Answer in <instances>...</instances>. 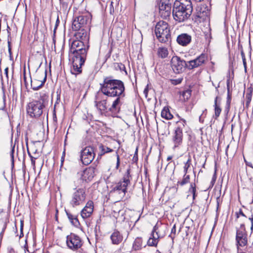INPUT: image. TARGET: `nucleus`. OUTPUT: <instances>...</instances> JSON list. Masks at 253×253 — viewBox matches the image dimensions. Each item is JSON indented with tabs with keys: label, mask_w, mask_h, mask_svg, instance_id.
I'll return each mask as SVG.
<instances>
[{
	"label": "nucleus",
	"mask_w": 253,
	"mask_h": 253,
	"mask_svg": "<svg viewBox=\"0 0 253 253\" xmlns=\"http://www.w3.org/2000/svg\"><path fill=\"white\" fill-rule=\"evenodd\" d=\"M100 91L108 97H116L109 110L112 113H118L122 105L121 100L125 96V86L121 80L114 79L112 76L106 77L100 84Z\"/></svg>",
	"instance_id": "f257e3e1"
},
{
	"label": "nucleus",
	"mask_w": 253,
	"mask_h": 253,
	"mask_svg": "<svg viewBox=\"0 0 253 253\" xmlns=\"http://www.w3.org/2000/svg\"><path fill=\"white\" fill-rule=\"evenodd\" d=\"M81 40L74 41L71 47V52L74 54L73 61V68L71 73L77 75L82 73V66L86 60L87 51L89 47L88 44Z\"/></svg>",
	"instance_id": "f03ea898"
},
{
	"label": "nucleus",
	"mask_w": 253,
	"mask_h": 253,
	"mask_svg": "<svg viewBox=\"0 0 253 253\" xmlns=\"http://www.w3.org/2000/svg\"><path fill=\"white\" fill-rule=\"evenodd\" d=\"M192 11L193 6L190 0H176L173 5V18L178 22H184L189 19Z\"/></svg>",
	"instance_id": "7ed1b4c3"
},
{
	"label": "nucleus",
	"mask_w": 253,
	"mask_h": 253,
	"mask_svg": "<svg viewBox=\"0 0 253 253\" xmlns=\"http://www.w3.org/2000/svg\"><path fill=\"white\" fill-rule=\"evenodd\" d=\"M155 33L159 41L166 43L171 41L170 27L165 21H160L156 25Z\"/></svg>",
	"instance_id": "20e7f679"
},
{
	"label": "nucleus",
	"mask_w": 253,
	"mask_h": 253,
	"mask_svg": "<svg viewBox=\"0 0 253 253\" xmlns=\"http://www.w3.org/2000/svg\"><path fill=\"white\" fill-rule=\"evenodd\" d=\"M91 17L90 13H83L81 15H78L77 13H75L72 19L73 30L79 31L82 28L88 26L91 23Z\"/></svg>",
	"instance_id": "39448f33"
},
{
	"label": "nucleus",
	"mask_w": 253,
	"mask_h": 253,
	"mask_svg": "<svg viewBox=\"0 0 253 253\" xmlns=\"http://www.w3.org/2000/svg\"><path fill=\"white\" fill-rule=\"evenodd\" d=\"M46 99L41 98L39 100H35L29 103L27 107L28 114L31 118H38L43 113V109L45 106Z\"/></svg>",
	"instance_id": "423d86ee"
},
{
	"label": "nucleus",
	"mask_w": 253,
	"mask_h": 253,
	"mask_svg": "<svg viewBox=\"0 0 253 253\" xmlns=\"http://www.w3.org/2000/svg\"><path fill=\"white\" fill-rule=\"evenodd\" d=\"M130 169H128L123 178V181L121 180L118 182L113 187L111 192L122 194V197H124L126 192L127 187L130 183Z\"/></svg>",
	"instance_id": "0eeeda50"
},
{
	"label": "nucleus",
	"mask_w": 253,
	"mask_h": 253,
	"mask_svg": "<svg viewBox=\"0 0 253 253\" xmlns=\"http://www.w3.org/2000/svg\"><path fill=\"white\" fill-rule=\"evenodd\" d=\"M248 235L244 224H241L240 227L236 230V246L237 251L240 250V247H244L248 244Z\"/></svg>",
	"instance_id": "6e6552de"
},
{
	"label": "nucleus",
	"mask_w": 253,
	"mask_h": 253,
	"mask_svg": "<svg viewBox=\"0 0 253 253\" xmlns=\"http://www.w3.org/2000/svg\"><path fill=\"white\" fill-rule=\"evenodd\" d=\"M46 80V71H36L34 78L31 79V87L34 90H38L44 84Z\"/></svg>",
	"instance_id": "1a4fd4ad"
},
{
	"label": "nucleus",
	"mask_w": 253,
	"mask_h": 253,
	"mask_svg": "<svg viewBox=\"0 0 253 253\" xmlns=\"http://www.w3.org/2000/svg\"><path fill=\"white\" fill-rule=\"evenodd\" d=\"M85 198V190L84 188H79L73 193L70 203L73 207H76L83 204Z\"/></svg>",
	"instance_id": "9d476101"
},
{
	"label": "nucleus",
	"mask_w": 253,
	"mask_h": 253,
	"mask_svg": "<svg viewBox=\"0 0 253 253\" xmlns=\"http://www.w3.org/2000/svg\"><path fill=\"white\" fill-rule=\"evenodd\" d=\"M95 154L92 147L87 146L81 151L80 160L84 165H88L93 160Z\"/></svg>",
	"instance_id": "9b49d317"
},
{
	"label": "nucleus",
	"mask_w": 253,
	"mask_h": 253,
	"mask_svg": "<svg viewBox=\"0 0 253 253\" xmlns=\"http://www.w3.org/2000/svg\"><path fill=\"white\" fill-rule=\"evenodd\" d=\"M171 66L173 72L176 74L182 73L187 68L188 62L177 56L171 59Z\"/></svg>",
	"instance_id": "f8f14e48"
},
{
	"label": "nucleus",
	"mask_w": 253,
	"mask_h": 253,
	"mask_svg": "<svg viewBox=\"0 0 253 253\" xmlns=\"http://www.w3.org/2000/svg\"><path fill=\"white\" fill-rule=\"evenodd\" d=\"M66 244L70 249L76 251L82 246L83 242L78 235L71 233L66 237Z\"/></svg>",
	"instance_id": "ddd939ff"
},
{
	"label": "nucleus",
	"mask_w": 253,
	"mask_h": 253,
	"mask_svg": "<svg viewBox=\"0 0 253 253\" xmlns=\"http://www.w3.org/2000/svg\"><path fill=\"white\" fill-rule=\"evenodd\" d=\"M207 59V56L205 54H201L194 60L188 62L187 69L192 70L198 68L205 64Z\"/></svg>",
	"instance_id": "4468645a"
},
{
	"label": "nucleus",
	"mask_w": 253,
	"mask_h": 253,
	"mask_svg": "<svg viewBox=\"0 0 253 253\" xmlns=\"http://www.w3.org/2000/svg\"><path fill=\"white\" fill-rule=\"evenodd\" d=\"M94 208L93 202L92 201H88L84 208L82 210L81 215L82 217L85 219L91 216Z\"/></svg>",
	"instance_id": "2eb2a0df"
},
{
	"label": "nucleus",
	"mask_w": 253,
	"mask_h": 253,
	"mask_svg": "<svg viewBox=\"0 0 253 253\" xmlns=\"http://www.w3.org/2000/svg\"><path fill=\"white\" fill-rule=\"evenodd\" d=\"M95 168L93 167L86 168L82 174L83 179L86 181L91 180L95 175Z\"/></svg>",
	"instance_id": "dca6fc26"
},
{
	"label": "nucleus",
	"mask_w": 253,
	"mask_h": 253,
	"mask_svg": "<svg viewBox=\"0 0 253 253\" xmlns=\"http://www.w3.org/2000/svg\"><path fill=\"white\" fill-rule=\"evenodd\" d=\"M158 227L156 226H155L153 227V229L151 235V237L149 239L147 242V245L149 246H156L158 241L159 236L158 235Z\"/></svg>",
	"instance_id": "f3484780"
},
{
	"label": "nucleus",
	"mask_w": 253,
	"mask_h": 253,
	"mask_svg": "<svg viewBox=\"0 0 253 253\" xmlns=\"http://www.w3.org/2000/svg\"><path fill=\"white\" fill-rule=\"evenodd\" d=\"M176 41L179 45L186 46L191 42V36L187 34L183 33L177 36Z\"/></svg>",
	"instance_id": "a211bd4d"
},
{
	"label": "nucleus",
	"mask_w": 253,
	"mask_h": 253,
	"mask_svg": "<svg viewBox=\"0 0 253 253\" xmlns=\"http://www.w3.org/2000/svg\"><path fill=\"white\" fill-rule=\"evenodd\" d=\"M183 140V132L180 131L174 130V132L172 135V140L174 144V148L177 147L180 145L182 143Z\"/></svg>",
	"instance_id": "6ab92c4d"
},
{
	"label": "nucleus",
	"mask_w": 253,
	"mask_h": 253,
	"mask_svg": "<svg viewBox=\"0 0 253 253\" xmlns=\"http://www.w3.org/2000/svg\"><path fill=\"white\" fill-rule=\"evenodd\" d=\"M95 105L100 111H110L109 110L110 107L107 105V97L105 98L103 97L100 100L95 101Z\"/></svg>",
	"instance_id": "aec40b11"
},
{
	"label": "nucleus",
	"mask_w": 253,
	"mask_h": 253,
	"mask_svg": "<svg viewBox=\"0 0 253 253\" xmlns=\"http://www.w3.org/2000/svg\"><path fill=\"white\" fill-rule=\"evenodd\" d=\"M75 36L78 40H81L85 42L86 44H88L89 40V36L86 31L84 30V28H83L80 32H77L75 34Z\"/></svg>",
	"instance_id": "412c9836"
},
{
	"label": "nucleus",
	"mask_w": 253,
	"mask_h": 253,
	"mask_svg": "<svg viewBox=\"0 0 253 253\" xmlns=\"http://www.w3.org/2000/svg\"><path fill=\"white\" fill-rule=\"evenodd\" d=\"M111 239L113 244L118 245L123 240V236L118 231H115L111 236Z\"/></svg>",
	"instance_id": "4be33fe9"
},
{
	"label": "nucleus",
	"mask_w": 253,
	"mask_h": 253,
	"mask_svg": "<svg viewBox=\"0 0 253 253\" xmlns=\"http://www.w3.org/2000/svg\"><path fill=\"white\" fill-rule=\"evenodd\" d=\"M66 214L69 218L70 221L72 225L76 227H78L80 225V222L76 215H73L71 213L66 211Z\"/></svg>",
	"instance_id": "5701e85b"
},
{
	"label": "nucleus",
	"mask_w": 253,
	"mask_h": 253,
	"mask_svg": "<svg viewBox=\"0 0 253 253\" xmlns=\"http://www.w3.org/2000/svg\"><path fill=\"white\" fill-rule=\"evenodd\" d=\"M218 98H219L218 97L216 96L215 98L214 101V113H215L214 115H215V119H216L217 117H219V116L221 113V109L220 107V103H218V102H217V100Z\"/></svg>",
	"instance_id": "b1692460"
},
{
	"label": "nucleus",
	"mask_w": 253,
	"mask_h": 253,
	"mask_svg": "<svg viewBox=\"0 0 253 253\" xmlns=\"http://www.w3.org/2000/svg\"><path fill=\"white\" fill-rule=\"evenodd\" d=\"M227 97L226 101V108L228 110L230 108V105L231 101L232 93L230 90L229 88V80L227 81Z\"/></svg>",
	"instance_id": "393cba45"
},
{
	"label": "nucleus",
	"mask_w": 253,
	"mask_h": 253,
	"mask_svg": "<svg viewBox=\"0 0 253 253\" xmlns=\"http://www.w3.org/2000/svg\"><path fill=\"white\" fill-rule=\"evenodd\" d=\"M161 116L162 118L166 120H170L173 117L172 115L169 112V108L165 107L161 112Z\"/></svg>",
	"instance_id": "a878e982"
},
{
	"label": "nucleus",
	"mask_w": 253,
	"mask_h": 253,
	"mask_svg": "<svg viewBox=\"0 0 253 253\" xmlns=\"http://www.w3.org/2000/svg\"><path fill=\"white\" fill-rule=\"evenodd\" d=\"M157 54L159 57L165 58L168 56L169 52L167 48L159 47L158 49Z\"/></svg>",
	"instance_id": "bb28decb"
},
{
	"label": "nucleus",
	"mask_w": 253,
	"mask_h": 253,
	"mask_svg": "<svg viewBox=\"0 0 253 253\" xmlns=\"http://www.w3.org/2000/svg\"><path fill=\"white\" fill-rule=\"evenodd\" d=\"M142 246V239L141 238L137 237L135 239L133 244V248L134 250H140Z\"/></svg>",
	"instance_id": "cd10ccee"
},
{
	"label": "nucleus",
	"mask_w": 253,
	"mask_h": 253,
	"mask_svg": "<svg viewBox=\"0 0 253 253\" xmlns=\"http://www.w3.org/2000/svg\"><path fill=\"white\" fill-rule=\"evenodd\" d=\"M99 149L100 150V152L99 154V156H102L104 155L105 153L111 152L113 151V149L104 146L102 144H101L99 146Z\"/></svg>",
	"instance_id": "c85d7f7f"
},
{
	"label": "nucleus",
	"mask_w": 253,
	"mask_h": 253,
	"mask_svg": "<svg viewBox=\"0 0 253 253\" xmlns=\"http://www.w3.org/2000/svg\"><path fill=\"white\" fill-rule=\"evenodd\" d=\"M186 124V121L184 119L180 118V120L176 122L177 126L174 130H178L179 129L180 131L183 132V128L185 127Z\"/></svg>",
	"instance_id": "c756f323"
},
{
	"label": "nucleus",
	"mask_w": 253,
	"mask_h": 253,
	"mask_svg": "<svg viewBox=\"0 0 253 253\" xmlns=\"http://www.w3.org/2000/svg\"><path fill=\"white\" fill-rule=\"evenodd\" d=\"M168 8L171 10V5L170 4L161 2L159 4V12L165 11Z\"/></svg>",
	"instance_id": "7c9ffc66"
},
{
	"label": "nucleus",
	"mask_w": 253,
	"mask_h": 253,
	"mask_svg": "<svg viewBox=\"0 0 253 253\" xmlns=\"http://www.w3.org/2000/svg\"><path fill=\"white\" fill-rule=\"evenodd\" d=\"M190 181V176L189 175H187L186 174H184L183 179L181 181H179L177 182L178 184L180 185L181 186H183L186 184H187Z\"/></svg>",
	"instance_id": "2f4dec72"
},
{
	"label": "nucleus",
	"mask_w": 253,
	"mask_h": 253,
	"mask_svg": "<svg viewBox=\"0 0 253 253\" xmlns=\"http://www.w3.org/2000/svg\"><path fill=\"white\" fill-rule=\"evenodd\" d=\"M196 184L194 183H191L188 192L191 193L193 196V199L194 200L197 196Z\"/></svg>",
	"instance_id": "473e14b6"
},
{
	"label": "nucleus",
	"mask_w": 253,
	"mask_h": 253,
	"mask_svg": "<svg viewBox=\"0 0 253 253\" xmlns=\"http://www.w3.org/2000/svg\"><path fill=\"white\" fill-rule=\"evenodd\" d=\"M253 95V91L250 90L249 92H247L246 94V106L248 107L251 101L252 100V97Z\"/></svg>",
	"instance_id": "72a5a7b5"
},
{
	"label": "nucleus",
	"mask_w": 253,
	"mask_h": 253,
	"mask_svg": "<svg viewBox=\"0 0 253 253\" xmlns=\"http://www.w3.org/2000/svg\"><path fill=\"white\" fill-rule=\"evenodd\" d=\"M182 95L185 101L187 100L191 95V90L190 89H187L183 91L182 93Z\"/></svg>",
	"instance_id": "f704fd0d"
},
{
	"label": "nucleus",
	"mask_w": 253,
	"mask_h": 253,
	"mask_svg": "<svg viewBox=\"0 0 253 253\" xmlns=\"http://www.w3.org/2000/svg\"><path fill=\"white\" fill-rule=\"evenodd\" d=\"M10 30V29L9 27L7 25V33L8 34V42H7L8 48V52H9V54L10 56H11V54H12V52H11V42L9 41V38H10V32L9 31Z\"/></svg>",
	"instance_id": "c9c22d12"
},
{
	"label": "nucleus",
	"mask_w": 253,
	"mask_h": 253,
	"mask_svg": "<svg viewBox=\"0 0 253 253\" xmlns=\"http://www.w3.org/2000/svg\"><path fill=\"white\" fill-rule=\"evenodd\" d=\"M171 10L169 9V8H168L165 11H161L160 12V14L162 17L164 19H166L168 17H169L170 15Z\"/></svg>",
	"instance_id": "e433bc0d"
},
{
	"label": "nucleus",
	"mask_w": 253,
	"mask_h": 253,
	"mask_svg": "<svg viewBox=\"0 0 253 253\" xmlns=\"http://www.w3.org/2000/svg\"><path fill=\"white\" fill-rule=\"evenodd\" d=\"M191 159L190 158V157H189L187 162L185 163V165L183 168L184 174H187V173L188 172V169L190 167V166L191 165Z\"/></svg>",
	"instance_id": "4c0bfd02"
},
{
	"label": "nucleus",
	"mask_w": 253,
	"mask_h": 253,
	"mask_svg": "<svg viewBox=\"0 0 253 253\" xmlns=\"http://www.w3.org/2000/svg\"><path fill=\"white\" fill-rule=\"evenodd\" d=\"M117 68L119 69L121 71H124L126 73V74L127 75V72L126 69V67L124 64L120 63L117 64Z\"/></svg>",
	"instance_id": "58836bf2"
},
{
	"label": "nucleus",
	"mask_w": 253,
	"mask_h": 253,
	"mask_svg": "<svg viewBox=\"0 0 253 253\" xmlns=\"http://www.w3.org/2000/svg\"><path fill=\"white\" fill-rule=\"evenodd\" d=\"M175 234H176V226H175V225H174L171 229V233H170V235H169L172 239H173L175 238Z\"/></svg>",
	"instance_id": "ea45409f"
},
{
	"label": "nucleus",
	"mask_w": 253,
	"mask_h": 253,
	"mask_svg": "<svg viewBox=\"0 0 253 253\" xmlns=\"http://www.w3.org/2000/svg\"><path fill=\"white\" fill-rule=\"evenodd\" d=\"M23 227H24V222L22 220L20 221V235L19 238H21L22 237L24 236L23 234Z\"/></svg>",
	"instance_id": "a19ab883"
},
{
	"label": "nucleus",
	"mask_w": 253,
	"mask_h": 253,
	"mask_svg": "<svg viewBox=\"0 0 253 253\" xmlns=\"http://www.w3.org/2000/svg\"><path fill=\"white\" fill-rule=\"evenodd\" d=\"M170 81H171V83L172 84H173L174 85H176V84H178L181 83V82L182 81V79H175V80H171Z\"/></svg>",
	"instance_id": "79ce46f5"
},
{
	"label": "nucleus",
	"mask_w": 253,
	"mask_h": 253,
	"mask_svg": "<svg viewBox=\"0 0 253 253\" xmlns=\"http://www.w3.org/2000/svg\"><path fill=\"white\" fill-rule=\"evenodd\" d=\"M240 215L243 216H244V217H246V216L243 213V211H242V210L241 209H240L238 212H236V215L237 218H238Z\"/></svg>",
	"instance_id": "37998d69"
},
{
	"label": "nucleus",
	"mask_w": 253,
	"mask_h": 253,
	"mask_svg": "<svg viewBox=\"0 0 253 253\" xmlns=\"http://www.w3.org/2000/svg\"><path fill=\"white\" fill-rule=\"evenodd\" d=\"M116 156H117V163H116V169H118L120 167V157L119 154L117 152H116Z\"/></svg>",
	"instance_id": "c03bdc74"
},
{
	"label": "nucleus",
	"mask_w": 253,
	"mask_h": 253,
	"mask_svg": "<svg viewBox=\"0 0 253 253\" xmlns=\"http://www.w3.org/2000/svg\"><path fill=\"white\" fill-rule=\"evenodd\" d=\"M137 152H138V150H137V148H136L135 152V154H134L133 158V160L135 162H136L138 160Z\"/></svg>",
	"instance_id": "a18cd8bd"
},
{
	"label": "nucleus",
	"mask_w": 253,
	"mask_h": 253,
	"mask_svg": "<svg viewBox=\"0 0 253 253\" xmlns=\"http://www.w3.org/2000/svg\"><path fill=\"white\" fill-rule=\"evenodd\" d=\"M59 17L58 16L57 18L56 19V23H55V25L54 31H55V30L57 28V27L59 25Z\"/></svg>",
	"instance_id": "49530a36"
},
{
	"label": "nucleus",
	"mask_w": 253,
	"mask_h": 253,
	"mask_svg": "<svg viewBox=\"0 0 253 253\" xmlns=\"http://www.w3.org/2000/svg\"><path fill=\"white\" fill-rule=\"evenodd\" d=\"M14 152V146L13 147V148H12L11 150V152H10V155H11V157L12 158V161H13V153Z\"/></svg>",
	"instance_id": "de8ad7c7"
},
{
	"label": "nucleus",
	"mask_w": 253,
	"mask_h": 253,
	"mask_svg": "<svg viewBox=\"0 0 253 253\" xmlns=\"http://www.w3.org/2000/svg\"><path fill=\"white\" fill-rule=\"evenodd\" d=\"M60 4H62L63 7L65 8H66L67 7V5H68L67 3L64 2L63 0H62V2H61L60 1Z\"/></svg>",
	"instance_id": "09e8293b"
},
{
	"label": "nucleus",
	"mask_w": 253,
	"mask_h": 253,
	"mask_svg": "<svg viewBox=\"0 0 253 253\" xmlns=\"http://www.w3.org/2000/svg\"><path fill=\"white\" fill-rule=\"evenodd\" d=\"M242 60H243V65H244V67L245 70L246 71V69H247V63H246V59H242Z\"/></svg>",
	"instance_id": "8fccbe9b"
},
{
	"label": "nucleus",
	"mask_w": 253,
	"mask_h": 253,
	"mask_svg": "<svg viewBox=\"0 0 253 253\" xmlns=\"http://www.w3.org/2000/svg\"><path fill=\"white\" fill-rule=\"evenodd\" d=\"M241 55L242 59H246L245 54V53H244V52L243 50H242V51L241 52Z\"/></svg>",
	"instance_id": "3c124183"
},
{
	"label": "nucleus",
	"mask_w": 253,
	"mask_h": 253,
	"mask_svg": "<svg viewBox=\"0 0 253 253\" xmlns=\"http://www.w3.org/2000/svg\"><path fill=\"white\" fill-rule=\"evenodd\" d=\"M5 228H6V225H4V226H3V228H2V231H1V232H0V235L1 236H2V235H3V232H4V230H5Z\"/></svg>",
	"instance_id": "603ef678"
},
{
	"label": "nucleus",
	"mask_w": 253,
	"mask_h": 253,
	"mask_svg": "<svg viewBox=\"0 0 253 253\" xmlns=\"http://www.w3.org/2000/svg\"><path fill=\"white\" fill-rule=\"evenodd\" d=\"M245 162H246V165H247V166H249V167H251L253 168L252 164V163H250V162H247L246 160H245Z\"/></svg>",
	"instance_id": "864d4df0"
},
{
	"label": "nucleus",
	"mask_w": 253,
	"mask_h": 253,
	"mask_svg": "<svg viewBox=\"0 0 253 253\" xmlns=\"http://www.w3.org/2000/svg\"><path fill=\"white\" fill-rule=\"evenodd\" d=\"M219 198H217V209H218V208L219 207Z\"/></svg>",
	"instance_id": "5fc2aeb1"
},
{
	"label": "nucleus",
	"mask_w": 253,
	"mask_h": 253,
	"mask_svg": "<svg viewBox=\"0 0 253 253\" xmlns=\"http://www.w3.org/2000/svg\"><path fill=\"white\" fill-rule=\"evenodd\" d=\"M172 158V157L171 156H169L167 158V161H169V160H171Z\"/></svg>",
	"instance_id": "6e6d98bb"
},
{
	"label": "nucleus",
	"mask_w": 253,
	"mask_h": 253,
	"mask_svg": "<svg viewBox=\"0 0 253 253\" xmlns=\"http://www.w3.org/2000/svg\"><path fill=\"white\" fill-rule=\"evenodd\" d=\"M249 219L251 220V225L252 224H253V217H250L249 218Z\"/></svg>",
	"instance_id": "4d7b16f0"
},
{
	"label": "nucleus",
	"mask_w": 253,
	"mask_h": 253,
	"mask_svg": "<svg viewBox=\"0 0 253 253\" xmlns=\"http://www.w3.org/2000/svg\"><path fill=\"white\" fill-rule=\"evenodd\" d=\"M4 71H5V73H6V74H7V72H8V68H6V69L4 70Z\"/></svg>",
	"instance_id": "13d9d810"
},
{
	"label": "nucleus",
	"mask_w": 253,
	"mask_h": 253,
	"mask_svg": "<svg viewBox=\"0 0 253 253\" xmlns=\"http://www.w3.org/2000/svg\"><path fill=\"white\" fill-rule=\"evenodd\" d=\"M251 230L252 231H253V224H252L251 225Z\"/></svg>",
	"instance_id": "bf43d9fd"
},
{
	"label": "nucleus",
	"mask_w": 253,
	"mask_h": 253,
	"mask_svg": "<svg viewBox=\"0 0 253 253\" xmlns=\"http://www.w3.org/2000/svg\"><path fill=\"white\" fill-rule=\"evenodd\" d=\"M219 87V85L218 84V86L217 87H216V90L218 91V89L217 88Z\"/></svg>",
	"instance_id": "052dcab7"
},
{
	"label": "nucleus",
	"mask_w": 253,
	"mask_h": 253,
	"mask_svg": "<svg viewBox=\"0 0 253 253\" xmlns=\"http://www.w3.org/2000/svg\"><path fill=\"white\" fill-rule=\"evenodd\" d=\"M3 107H2L1 108H0V110H1V109H3Z\"/></svg>",
	"instance_id": "680f3d73"
},
{
	"label": "nucleus",
	"mask_w": 253,
	"mask_h": 253,
	"mask_svg": "<svg viewBox=\"0 0 253 253\" xmlns=\"http://www.w3.org/2000/svg\"><path fill=\"white\" fill-rule=\"evenodd\" d=\"M59 1L62 2V0H59Z\"/></svg>",
	"instance_id": "e2e57ef3"
}]
</instances>
